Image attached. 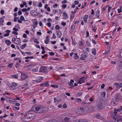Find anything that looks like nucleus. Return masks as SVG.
Wrapping results in <instances>:
<instances>
[{
  "mask_svg": "<svg viewBox=\"0 0 122 122\" xmlns=\"http://www.w3.org/2000/svg\"><path fill=\"white\" fill-rule=\"evenodd\" d=\"M81 57L80 59L83 60H85V58L87 57V56L85 55H84L82 54L81 55Z\"/></svg>",
  "mask_w": 122,
  "mask_h": 122,
  "instance_id": "11",
  "label": "nucleus"
},
{
  "mask_svg": "<svg viewBox=\"0 0 122 122\" xmlns=\"http://www.w3.org/2000/svg\"><path fill=\"white\" fill-rule=\"evenodd\" d=\"M11 22H7L6 25H11Z\"/></svg>",
  "mask_w": 122,
  "mask_h": 122,
  "instance_id": "64",
  "label": "nucleus"
},
{
  "mask_svg": "<svg viewBox=\"0 0 122 122\" xmlns=\"http://www.w3.org/2000/svg\"><path fill=\"white\" fill-rule=\"evenodd\" d=\"M57 35L58 36H59V38H60L61 37L62 35L61 32L60 31H58L57 32Z\"/></svg>",
  "mask_w": 122,
  "mask_h": 122,
  "instance_id": "21",
  "label": "nucleus"
},
{
  "mask_svg": "<svg viewBox=\"0 0 122 122\" xmlns=\"http://www.w3.org/2000/svg\"><path fill=\"white\" fill-rule=\"evenodd\" d=\"M36 12L35 10H32L30 11V14L33 16V15Z\"/></svg>",
  "mask_w": 122,
  "mask_h": 122,
  "instance_id": "30",
  "label": "nucleus"
},
{
  "mask_svg": "<svg viewBox=\"0 0 122 122\" xmlns=\"http://www.w3.org/2000/svg\"><path fill=\"white\" fill-rule=\"evenodd\" d=\"M79 9V8L77 7H76V9L74 10V13H75L76 12V11Z\"/></svg>",
  "mask_w": 122,
  "mask_h": 122,
  "instance_id": "54",
  "label": "nucleus"
},
{
  "mask_svg": "<svg viewBox=\"0 0 122 122\" xmlns=\"http://www.w3.org/2000/svg\"><path fill=\"white\" fill-rule=\"evenodd\" d=\"M18 13L19 15H21L22 14V12L20 10L19 11Z\"/></svg>",
  "mask_w": 122,
  "mask_h": 122,
  "instance_id": "60",
  "label": "nucleus"
},
{
  "mask_svg": "<svg viewBox=\"0 0 122 122\" xmlns=\"http://www.w3.org/2000/svg\"><path fill=\"white\" fill-rule=\"evenodd\" d=\"M5 32L7 33L6 34H5L4 35V36L5 37H6L9 36V33L10 32V30H7L5 31Z\"/></svg>",
  "mask_w": 122,
  "mask_h": 122,
  "instance_id": "14",
  "label": "nucleus"
},
{
  "mask_svg": "<svg viewBox=\"0 0 122 122\" xmlns=\"http://www.w3.org/2000/svg\"><path fill=\"white\" fill-rule=\"evenodd\" d=\"M48 83V81H46L44 83L41 84H40V86H43L44 85H45L46 87H49V86L50 85H49Z\"/></svg>",
  "mask_w": 122,
  "mask_h": 122,
  "instance_id": "10",
  "label": "nucleus"
},
{
  "mask_svg": "<svg viewBox=\"0 0 122 122\" xmlns=\"http://www.w3.org/2000/svg\"><path fill=\"white\" fill-rule=\"evenodd\" d=\"M4 22V19L3 18H0V25H3V22Z\"/></svg>",
  "mask_w": 122,
  "mask_h": 122,
  "instance_id": "18",
  "label": "nucleus"
},
{
  "mask_svg": "<svg viewBox=\"0 0 122 122\" xmlns=\"http://www.w3.org/2000/svg\"><path fill=\"white\" fill-rule=\"evenodd\" d=\"M74 3L75 4L77 5L78 4H79V2L77 0H76L74 2Z\"/></svg>",
  "mask_w": 122,
  "mask_h": 122,
  "instance_id": "58",
  "label": "nucleus"
},
{
  "mask_svg": "<svg viewBox=\"0 0 122 122\" xmlns=\"http://www.w3.org/2000/svg\"><path fill=\"white\" fill-rule=\"evenodd\" d=\"M63 14L64 16L65 17L64 18L66 19H67L68 18V16L66 13L65 12H64Z\"/></svg>",
  "mask_w": 122,
  "mask_h": 122,
  "instance_id": "20",
  "label": "nucleus"
},
{
  "mask_svg": "<svg viewBox=\"0 0 122 122\" xmlns=\"http://www.w3.org/2000/svg\"><path fill=\"white\" fill-rule=\"evenodd\" d=\"M5 43L8 46L10 45L11 44V42L10 40H6L5 41Z\"/></svg>",
  "mask_w": 122,
  "mask_h": 122,
  "instance_id": "16",
  "label": "nucleus"
},
{
  "mask_svg": "<svg viewBox=\"0 0 122 122\" xmlns=\"http://www.w3.org/2000/svg\"><path fill=\"white\" fill-rule=\"evenodd\" d=\"M82 94V93L81 92H79L77 93V95L78 96H79Z\"/></svg>",
  "mask_w": 122,
  "mask_h": 122,
  "instance_id": "51",
  "label": "nucleus"
},
{
  "mask_svg": "<svg viewBox=\"0 0 122 122\" xmlns=\"http://www.w3.org/2000/svg\"><path fill=\"white\" fill-rule=\"evenodd\" d=\"M12 33L13 34H14L15 35H17L18 34V33L17 32H15V31H13L12 32Z\"/></svg>",
  "mask_w": 122,
  "mask_h": 122,
  "instance_id": "52",
  "label": "nucleus"
},
{
  "mask_svg": "<svg viewBox=\"0 0 122 122\" xmlns=\"http://www.w3.org/2000/svg\"><path fill=\"white\" fill-rule=\"evenodd\" d=\"M13 30H14L15 31H17L18 30V28H13Z\"/></svg>",
  "mask_w": 122,
  "mask_h": 122,
  "instance_id": "56",
  "label": "nucleus"
},
{
  "mask_svg": "<svg viewBox=\"0 0 122 122\" xmlns=\"http://www.w3.org/2000/svg\"><path fill=\"white\" fill-rule=\"evenodd\" d=\"M75 112L78 114H82L84 112V110H83V108H81L80 109H78L75 111Z\"/></svg>",
  "mask_w": 122,
  "mask_h": 122,
  "instance_id": "4",
  "label": "nucleus"
},
{
  "mask_svg": "<svg viewBox=\"0 0 122 122\" xmlns=\"http://www.w3.org/2000/svg\"><path fill=\"white\" fill-rule=\"evenodd\" d=\"M86 38H87L89 36V32L88 31H87L86 32Z\"/></svg>",
  "mask_w": 122,
  "mask_h": 122,
  "instance_id": "40",
  "label": "nucleus"
},
{
  "mask_svg": "<svg viewBox=\"0 0 122 122\" xmlns=\"http://www.w3.org/2000/svg\"><path fill=\"white\" fill-rule=\"evenodd\" d=\"M61 24L64 26H65L66 24V23L64 22H62L61 23Z\"/></svg>",
  "mask_w": 122,
  "mask_h": 122,
  "instance_id": "53",
  "label": "nucleus"
},
{
  "mask_svg": "<svg viewBox=\"0 0 122 122\" xmlns=\"http://www.w3.org/2000/svg\"><path fill=\"white\" fill-rule=\"evenodd\" d=\"M115 116L113 117V119L116 121L115 122H122V116L120 115L114 114Z\"/></svg>",
  "mask_w": 122,
  "mask_h": 122,
  "instance_id": "2",
  "label": "nucleus"
},
{
  "mask_svg": "<svg viewBox=\"0 0 122 122\" xmlns=\"http://www.w3.org/2000/svg\"><path fill=\"white\" fill-rule=\"evenodd\" d=\"M88 18V16L87 15H85L84 16L83 19L84 20H87Z\"/></svg>",
  "mask_w": 122,
  "mask_h": 122,
  "instance_id": "32",
  "label": "nucleus"
},
{
  "mask_svg": "<svg viewBox=\"0 0 122 122\" xmlns=\"http://www.w3.org/2000/svg\"><path fill=\"white\" fill-rule=\"evenodd\" d=\"M33 23L35 24V25H37L38 24V22L35 19L33 21Z\"/></svg>",
  "mask_w": 122,
  "mask_h": 122,
  "instance_id": "31",
  "label": "nucleus"
},
{
  "mask_svg": "<svg viewBox=\"0 0 122 122\" xmlns=\"http://www.w3.org/2000/svg\"><path fill=\"white\" fill-rule=\"evenodd\" d=\"M39 7H41L42 6V5L41 2H40L38 5Z\"/></svg>",
  "mask_w": 122,
  "mask_h": 122,
  "instance_id": "62",
  "label": "nucleus"
},
{
  "mask_svg": "<svg viewBox=\"0 0 122 122\" xmlns=\"http://www.w3.org/2000/svg\"><path fill=\"white\" fill-rule=\"evenodd\" d=\"M27 45L26 44H25L20 46V48L22 49H23Z\"/></svg>",
  "mask_w": 122,
  "mask_h": 122,
  "instance_id": "24",
  "label": "nucleus"
},
{
  "mask_svg": "<svg viewBox=\"0 0 122 122\" xmlns=\"http://www.w3.org/2000/svg\"><path fill=\"white\" fill-rule=\"evenodd\" d=\"M92 53L94 55H95L96 54V49H94L92 51Z\"/></svg>",
  "mask_w": 122,
  "mask_h": 122,
  "instance_id": "29",
  "label": "nucleus"
},
{
  "mask_svg": "<svg viewBox=\"0 0 122 122\" xmlns=\"http://www.w3.org/2000/svg\"><path fill=\"white\" fill-rule=\"evenodd\" d=\"M6 100L9 102L10 103H11V102H11L12 101V100H13V99H11L12 100H10L9 99V97H8L7 96H6Z\"/></svg>",
  "mask_w": 122,
  "mask_h": 122,
  "instance_id": "26",
  "label": "nucleus"
},
{
  "mask_svg": "<svg viewBox=\"0 0 122 122\" xmlns=\"http://www.w3.org/2000/svg\"><path fill=\"white\" fill-rule=\"evenodd\" d=\"M18 74L17 75H12V77H13L15 78L16 79H18Z\"/></svg>",
  "mask_w": 122,
  "mask_h": 122,
  "instance_id": "33",
  "label": "nucleus"
},
{
  "mask_svg": "<svg viewBox=\"0 0 122 122\" xmlns=\"http://www.w3.org/2000/svg\"><path fill=\"white\" fill-rule=\"evenodd\" d=\"M34 111L37 113H42L45 112L46 110L45 108L42 106H38L35 108Z\"/></svg>",
  "mask_w": 122,
  "mask_h": 122,
  "instance_id": "1",
  "label": "nucleus"
},
{
  "mask_svg": "<svg viewBox=\"0 0 122 122\" xmlns=\"http://www.w3.org/2000/svg\"><path fill=\"white\" fill-rule=\"evenodd\" d=\"M95 108L97 110L102 109L103 108L102 105V104H98L95 106Z\"/></svg>",
  "mask_w": 122,
  "mask_h": 122,
  "instance_id": "7",
  "label": "nucleus"
},
{
  "mask_svg": "<svg viewBox=\"0 0 122 122\" xmlns=\"http://www.w3.org/2000/svg\"><path fill=\"white\" fill-rule=\"evenodd\" d=\"M18 18L17 17H14V21L15 22H16L17 21V20L18 19Z\"/></svg>",
  "mask_w": 122,
  "mask_h": 122,
  "instance_id": "57",
  "label": "nucleus"
},
{
  "mask_svg": "<svg viewBox=\"0 0 122 122\" xmlns=\"http://www.w3.org/2000/svg\"><path fill=\"white\" fill-rule=\"evenodd\" d=\"M38 70L37 68H35L32 70V71L34 72L37 71Z\"/></svg>",
  "mask_w": 122,
  "mask_h": 122,
  "instance_id": "35",
  "label": "nucleus"
},
{
  "mask_svg": "<svg viewBox=\"0 0 122 122\" xmlns=\"http://www.w3.org/2000/svg\"><path fill=\"white\" fill-rule=\"evenodd\" d=\"M51 86L52 87H54L56 88H57L58 87V86L56 84L55 85H51Z\"/></svg>",
  "mask_w": 122,
  "mask_h": 122,
  "instance_id": "25",
  "label": "nucleus"
},
{
  "mask_svg": "<svg viewBox=\"0 0 122 122\" xmlns=\"http://www.w3.org/2000/svg\"><path fill=\"white\" fill-rule=\"evenodd\" d=\"M39 81L41 82L42 80H43V77H39Z\"/></svg>",
  "mask_w": 122,
  "mask_h": 122,
  "instance_id": "43",
  "label": "nucleus"
},
{
  "mask_svg": "<svg viewBox=\"0 0 122 122\" xmlns=\"http://www.w3.org/2000/svg\"><path fill=\"white\" fill-rule=\"evenodd\" d=\"M47 67L46 66H42L41 67L40 69V71L45 72L46 70Z\"/></svg>",
  "mask_w": 122,
  "mask_h": 122,
  "instance_id": "6",
  "label": "nucleus"
},
{
  "mask_svg": "<svg viewBox=\"0 0 122 122\" xmlns=\"http://www.w3.org/2000/svg\"><path fill=\"white\" fill-rule=\"evenodd\" d=\"M20 20L22 21H23L25 20V18L24 16L22 15H21L20 16Z\"/></svg>",
  "mask_w": 122,
  "mask_h": 122,
  "instance_id": "38",
  "label": "nucleus"
},
{
  "mask_svg": "<svg viewBox=\"0 0 122 122\" xmlns=\"http://www.w3.org/2000/svg\"><path fill=\"white\" fill-rule=\"evenodd\" d=\"M66 4H63L62 6V8L65 9L66 8Z\"/></svg>",
  "mask_w": 122,
  "mask_h": 122,
  "instance_id": "42",
  "label": "nucleus"
},
{
  "mask_svg": "<svg viewBox=\"0 0 122 122\" xmlns=\"http://www.w3.org/2000/svg\"><path fill=\"white\" fill-rule=\"evenodd\" d=\"M63 108H66L67 107V106L65 103L63 105Z\"/></svg>",
  "mask_w": 122,
  "mask_h": 122,
  "instance_id": "50",
  "label": "nucleus"
},
{
  "mask_svg": "<svg viewBox=\"0 0 122 122\" xmlns=\"http://www.w3.org/2000/svg\"><path fill=\"white\" fill-rule=\"evenodd\" d=\"M47 25H48L49 27H51V23L50 22H48L47 23Z\"/></svg>",
  "mask_w": 122,
  "mask_h": 122,
  "instance_id": "59",
  "label": "nucleus"
},
{
  "mask_svg": "<svg viewBox=\"0 0 122 122\" xmlns=\"http://www.w3.org/2000/svg\"><path fill=\"white\" fill-rule=\"evenodd\" d=\"M70 120V118L66 117L62 121V122H68Z\"/></svg>",
  "mask_w": 122,
  "mask_h": 122,
  "instance_id": "15",
  "label": "nucleus"
},
{
  "mask_svg": "<svg viewBox=\"0 0 122 122\" xmlns=\"http://www.w3.org/2000/svg\"><path fill=\"white\" fill-rule=\"evenodd\" d=\"M93 16H89V21H90V20L93 18Z\"/></svg>",
  "mask_w": 122,
  "mask_h": 122,
  "instance_id": "48",
  "label": "nucleus"
},
{
  "mask_svg": "<svg viewBox=\"0 0 122 122\" xmlns=\"http://www.w3.org/2000/svg\"><path fill=\"white\" fill-rule=\"evenodd\" d=\"M68 84L70 86H72L73 85V84L72 83H71V82H68Z\"/></svg>",
  "mask_w": 122,
  "mask_h": 122,
  "instance_id": "63",
  "label": "nucleus"
},
{
  "mask_svg": "<svg viewBox=\"0 0 122 122\" xmlns=\"http://www.w3.org/2000/svg\"><path fill=\"white\" fill-rule=\"evenodd\" d=\"M37 39L36 40H35L34 41V42L36 43L37 44H39V41H37Z\"/></svg>",
  "mask_w": 122,
  "mask_h": 122,
  "instance_id": "44",
  "label": "nucleus"
},
{
  "mask_svg": "<svg viewBox=\"0 0 122 122\" xmlns=\"http://www.w3.org/2000/svg\"><path fill=\"white\" fill-rule=\"evenodd\" d=\"M12 85L14 86H17V84L15 83H12Z\"/></svg>",
  "mask_w": 122,
  "mask_h": 122,
  "instance_id": "45",
  "label": "nucleus"
},
{
  "mask_svg": "<svg viewBox=\"0 0 122 122\" xmlns=\"http://www.w3.org/2000/svg\"><path fill=\"white\" fill-rule=\"evenodd\" d=\"M83 43L82 41H80L79 42V45L81 46L83 45Z\"/></svg>",
  "mask_w": 122,
  "mask_h": 122,
  "instance_id": "28",
  "label": "nucleus"
},
{
  "mask_svg": "<svg viewBox=\"0 0 122 122\" xmlns=\"http://www.w3.org/2000/svg\"><path fill=\"white\" fill-rule=\"evenodd\" d=\"M75 56L74 57V58L75 59H77L79 57V56L77 55V53H75L74 54Z\"/></svg>",
  "mask_w": 122,
  "mask_h": 122,
  "instance_id": "23",
  "label": "nucleus"
},
{
  "mask_svg": "<svg viewBox=\"0 0 122 122\" xmlns=\"http://www.w3.org/2000/svg\"><path fill=\"white\" fill-rule=\"evenodd\" d=\"M119 84L118 83H115L114 84V85H116L117 87H119Z\"/></svg>",
  "mask_w": 122,
  "mask_h": 122,
  "instance_id": "39",
  "label": "nucleus"
},
{
  "mask_svg": "<svg viewBox=\"0 0 122 122\" xmlns=\"http://www.w3.org/2000/svg\"><path fill=\"white\" fill-rule=\"evenodd\" d=\"M76 101H77L78 102H80L81 101V100L80 98H78L76 99Z\"/></svg>",
  "mask_w": 122,
  "mask_h": 122,
  "instance_id": "46",
  "label": "nucleus"
},
{
  "mask_svg": "<svg viewBox=\"0 0 122 122\" xmlns=\"http://www.w3.org/2000/svg\"><path fill=\"white\" fill-rule=\"evenodd\" d=\"M4 10H1L0 11V13L2 15H3L4 13Z\"/></svg>",
  "mask_w": 122,
  "mask_h": 122,
  "instance_id": "61",
  "label": "nucleus"
},
{
  "mask_svg": "<svg viewBox=\"0 0 122 122\" xmlns=\"http://www.w3.org/2000/svg\"><path fill=\"white\" fill-rule=\"evenodd\" d=\"M100 13V11H99L97 10L96 13V16L99 17V15Z\"/></svg>",
  "mask_w": 122,
  "mask_h": 122,
  "instance_id": "22",
  "label": "nucleus"
},
{
  "mask_svg": "<svg viewBox=\"0 0 122 122\" xmlns=\"http://www.w3.org/2000/svg\"><path fill=\"white\" fill-rule=\"evenodd\" d=\"M20 66V64L18 63H17L15 65V66L16 68H18Z\"/></svg>",
  "mask_w": 122,
  "mask_h": 122,
  "instance_id": "27",
  "label": "nucleus"
},
{
  "mask_svg": "<svg viewBox=\"0 0 122 122\" xmlns=\"http://www.w3.org/2000/svg\"><path fill=\"white\" fill-rule=\"evenodd\" d=\"M114 114H117V112H119V113H119L120 112H122V109H121V108H119V109H114Z\"/></svg>",
  "mask_w": 122,
  "mask_h": 122,
  "instance_id": "8",
  "label": "nucleus"
},
{
  "mask_svg": "<svg viewBox=\"0 0 122 122\" xmlns=\"http://www.w3.org/2000/svg\"><path fill=\"white\" fill-rule=\"evenodd\" d=\"M21 74V80H24L25 79L28 77L27 74L25 73L20 72Z\"/></svg>",
  "mask_w": 122,
  "mask_h": 122,
  "instance_id": "5",
  "label": "nucleus"
},
{
  "mask_svg": "<svg viewBox=\"0 0 122 122\" xmlns=\"http://www.w3.org/2000/svg\"><path fill=\"white\" fill-rule=\"evenodd\" d=\"M49 55L51 56H53L54 55L55 53L53 52H49Z\"/></svg>",
  "mask_w": 122,
  "mask_h": 122,
  "instance_id": "41",
  "label": "nucleus"
},
{
  "mask_svg": "<svg viewBox=\"0 0 122 122\" xmlns=\"http://www.w3.org/2000/svg\"><path fill=\"white\" fill-rule=\"evenodd\" d=\"M74 15H73V14H71V15L70 19H73L74 18Z\"/></svg>",
  "mask_w": 122,
  "mask_h": 122,
  "instance_id": "49",
  "label": "nucleus"
},
{
  "mask_svg": "<svg viewBox=\"0 0 122 122\" xmlns=\"http://www.w3.org/2000/svg\"><path fill=\"white\" fill-rule=\"evenodd\" d=\"M83 108V110H84V112H88L89 109V108L87 106H85Z\"/></svg>",
  "mask_w": 122,
  "mask_h": 122,
  "instance_id": "12",
  "label": "nucleus"
},
{
  "mask_svg": "<svg viewBox=\"0 0 122 122\" xmlns=\"http://www.w3.org/2000/svg\"><path fill=\"white\" fill-rule=\"evenodd\" d=\"M111 104L112 105L114 106H115L117 105V103H116L114 101V100L113 99H112V101Z\"/></svg>",
  "mask_w": 122,
  "mask_h": 122,
  "instance_id": "19",
  "label": "nucleus"
},
{
  "mask_svg": "<svg viewBox=\"0 0 122 122\" xmlns=\"http://www.w3.org/2000/svg\"><path fill=\"white\" fill-rule=\"evenodd\" d=\"M55 28L57 30H58L60 29V27L58 25H56L55 26Z\"/></svg>",
  "mask_w": 122,
  "mask_h": 122,
  "instance_id": "37",
  "label": "nucleus"
},
{
  "mask_svg": "<svg viewBox=\"0 0 122 122\" xmlns=\"http://www.w3.org/2000/svg\"><path fill=\"white\" fill-rule=\"evenodd\" d=\"M86 43L87 44V46L89 47L91 46V44L90 43H89V42H86Z\"/></svg>",
  "mask_w": 122,
  "mask_h": 122,
  "instance_id": "55",
  "label": "nucleus"
},
{
  "mask_svg": "<svg viewBox=\"0 0 122 122\" xmlns=\"http://www.w3.org/2000/svg\"><path fill=\"white\" fill-rule=\"evenodd\" d=\"M119 70H120V72H122V64L119 67Z\"/></svg>",
  "mask_w": 122,
  "mask_h": 122,
  "instance_id": "34",
  "label": "nucleus"
},
{
  "mask_svg": "<svg viewBox=\"0 0 122 122\" xmlns=\"http://www.w3.org/2000/svg\"><path fill=\"white\" fill-rule=\"evenodd\" d=\"M106 95V93L105 92H102L101 94V96H103V97H105Z\"/></svg>",
  "mask_w": 122,
  "mask_h": 122,
  "instance_id": "36",
  "label": "nucleus"
},
{
  "mask_svg": "<svg viewBox=\"0 0 122 122\" xmlns=\"http://www.w3.org/2000/svg\"><path fill=\"white\" fill-rule=\"evenodd\" d=\"M89 110H91L90 111L92 112H93L95 110V107L94 106H91L89 108Z\"/></svg>",
  "mask_w": 122,
  "mask_h": 122,
  "instance_id": "17",
  "label": "nucleus"
},
{
  "mask_svg": "<svg viewBox=\"0 0 122 122\" xmlns=\"http://www.w3.org/2000/svg\"><path fill=\"white\" fill-rule=\"evenodd\" d=\"M85 81L84 79H82V78H80L78 81V83L81 84L83 83H84Z\"/></svg>",
  "mask_w": 122,
  "mask_h": 122,
  "instance_id": "13",
  "label": "nucleus"
},
{
  "mask_svg": "<svg viewBox=\"0 0 122 122\" xmlns=\"http://www.w3.org/2000/svg\"><path fill=\"white\" fill-rule=\"evenodd\" d=\"M120 94L119 93H117L115 96L116 100L117 102H118L120 98Z\"/></svg>",
  "mask_w": 122,
  "mask_h": 122,
  "instance_id": "9",
  "label": "nucleus"
},
{
  "mask_svg": "<svg viewBox=\"0 0 122 122\" xmlns=\"http://www.w3.org/2000/svg\"><path fill=\"white\" fill-rule=\"evenodd\" d=\"M92 42L95 44H97L96 41L93 39H92Z\"/></svg>",
  "mask_w": 122,
  "mask_h": 122,
  "instance_id": "47",
  "label": "nucleus"
},
{
  "mask_svg": "<svg viewBox=\"0 0 122 122\" xmlns=\"http://www.w3.org/2000/svg\"><path fill=\"white\" fill-rule=\"evenodd\" d=\"M29 112H28L26 113L25 116L26 117V119L29 121L34 119L35 118V116L34 114Z\"/></svg>",
  "mask_w": 122,
  "mask_h": 122,
  "instance_id": "3",
  "label": "nucleus"
}]
</instances>
